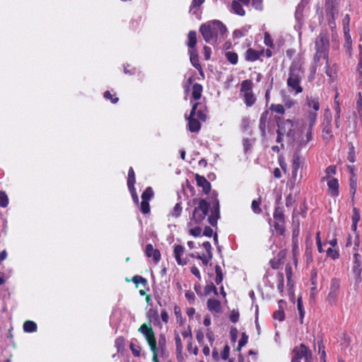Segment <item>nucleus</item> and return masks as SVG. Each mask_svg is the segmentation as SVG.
Instances as JSON below:
<instances>
[{"label":"nucleus","instance_id":"c9c22d12","mask_svg":"<svg viewBox=\"0 0 362 362\" xmlns=\"http://www.w3.org/2000/svg\"><path fill=\"white\" fill-rule=\"evenodd\" d=\"M153 196V192L151 187H148L141 194L143 201L148 202Z\"/></svg>","mask_w":362,"mask_h":362},{"label":"nucleus","instance_id":"393cba45","mask_svg":"<svg viewBox=\"0 0 362 362\" xmlns=\"http://www.w3.org/2000/svg\"><path fill=\"white\" fill-rule=\"evenodd\" d=\"M202 93V86L199 83H194L192 86V98L194 100L200 99Z\"/></svg>","mask_w":362,"mask_h":362},{"label":"nucleus","instance_id":"ea45409f","mask_svg":"<svg viewBox=\"0 0 362 362\" xmlns=\"http://www.w3.org/2000/svg\"><path fill=\"white\" fill-rule=\"evenodd\" d=\"M277 279V289L279 291V292L282 293L284 291V277L283 273H278L276 275Z\"/></svg>","mask_w":362,"mask_h":362},{"label":"nucleus","instance_id":"5fc2aeb1","mask_svg":"<svg viewBox=\"0 0 362 362\" xmlns=\"http://www.w3.org/2000/svg\"><path fill=\"white\" fill-rule=\"evenodd\" d=\"M247 30H248L245 28H243L239 30H235L233 32V36L236 38L242 37L246 35V33H247Z\"/></svg>","mask_w":362,"mask_h":362},{"label":"nucleus","instance_id":"603ef678","mask_svg":"<svg viewBox=\"0 0 362 362\" xmlns=\"http://www.w3.org/2000/svg\"><path fill=\"white\" fill-rule=\"evenodd\" d=\"M204 292L206 295H209L211 293H214L215 295L218 294L216 287L211 283L209 285H206L204 288Z\"/></svg>","mask_w":362,"mask_h":362},{"label":"nucleus","instance_id":"aec40b11","mask_svg":"<svg viewBox=\"0 0 362 362\" xmlns=\"http://www.w3.org/2000/svg\"><path fill=\"white\" fill-rule=\"evenodd\" d=\"M284 301L281 300L279 301V310L275 311L273 314V317L275 320H278L280 322H282L285 318V314L284 311V308L281 306V303H284Z\"/></svg>","mask_w":362,"mask_h":362},{"label":"nucleus","instance_id":"c756f323","mask_svg":"<svg viewBox=\"0 0 362 362\" xmlns=\"http://www.w3.org/2000/svg\"><path fill=\"white\" fill-rule=\"evenodd\" d=\"M322 136L326 141L330 140L332 136V131L331 124H326L322 129Z\"/></svg>","mask_w":362,"mask_h":362},{"label":"nucleus","instance_id":"4be33fe9","mask_svg":"<svg viewBox=\"0 0 362 362\" xmlns=\"http://www.w3.org/2000/svg\"><path fill=\"white\" fill-rule=\"evenodd\" d=\"M219 218V206H217L212 211L211 214L209 216L208 221L211 226H215L217 223V220Z\"/></svg>","mask_w":362,"mask_h":362},{"label":"nucleus","instance_id":"a878e982","mask_svg":"<svg viewBox=\"0 0 362 362\" xmlns=\"http://www.w3.org/2000/svg\"><path fill=\"white\" fill-rule=\"evenodd\" d=\"M23 330L25 332H33L37 330V324L30 320H27L23 324Z\"/></svg>","mask_w":362,"mask_h":362},{"label":"nucleus","instance_id":"f3484780","mask_svg":"<svg viewBox=\"0 0 362 362\" xmlns=\"http://www.w3.org/2000/svg\"><path fill=\"white\" fill-rule=\"evenodd\" d=\"M230 11L233 12L234 13L243 16L245 14V11L243 9L242 5L237 1L234 0L233 1L231 6H230Z\"/></svg>","mask_w":362,"mask_h":362},{"label":"nucleus","instance_id":"9d476101","mask_svg":"<svg viewBox=\"0 0 362 362\" xmlns=\"http://www.w3.org/2000/svg\"><path fill=\"white\" fill-rule=\"evenodd\" d=\"M328 186V193L332 197H337L339 195V182L337 178H329L325 180Z\"/></svg>","mask_w":362,"mask_h":362},{"label":"nucleus","instance_id":"39448f33","mask_svg":"<svg viewBox=\"0 0 362 362\" xmlns=\"http://www.w3.org/2000/svg\"><path fill=\"white\" fill-rule=\"evenodd\" d=\"M276 142L281 143L282 137L286 135L291 142L295 141V133L293 129V122L291 119H281L277 122Z\"/></svg>","mask_w":362,"mask_h":362},{"label":"nucleus","instance_id":"cd10ccee","mask_svg":"<svg viewBox=\"0 0 362 362\" xmlns=\"http://www.w3.org/2000/svg\"><path fill=\"white\" fill-rule=\"evenodd\" d=\"M267 112H264L259 119V129L263 136L266 134V126H267Z\"/></svg>","mask_w":362,"mask_h":362},{"label":"nucleus","instance_id":"b1692460","mask_svg":"<svg viewBox=\"0 0 362 362\" xmlns=\"http://www.w3.org/2000/svg\"><path fill=\"white\" fill-rule=\"evenodd\" d=\"M306 104L310 108L313 109L312 111H318L320 109V103L318 100L312 97L306 98Z\"/></svg>","mask_w":362,"mask_h":362},{"label":"nucleus","instance_id":"3c124183","mask_svg":"<svg viewBox=\"0 0 362 362\" xmlns=\"http://www.w3.org/2000/svg\"><path fill=\"white\" fill-rule=\"evenodd\" d=\"M194 225L192 227H189V233L190 235H193L194 237H198L201 235L202 233V228L199 226H194Z\"/></svg>","mask_w":362,"mask_h":362},{"label":"nucleus","instance_id":"9b49d317","mask_svg":"<svg viewBox=\"0 0 362 362\" xmlns=\"http://www.w3.org/2000/svg\"><path fill=\"white\" fill-rule=\"evenodd\" d=\"M302 160L298 153H295L292 159V178L296 180L297 173L300 168L302 166Z\"/></svg>","mask_w":362,"mask_h":362},{"label":"nucleus","instance_id":"dca6fc26","mask_svg":"<svg viewBox=\"0 0 362 362\" xmlns=\"http://www.w3.org/2000/svg\"><path fill=\"white\" fill-rule=\"evenodd\" d=\"M263 51L259 52L252 48L247 49L245 52V59L247 61L254 62L257 60L263 54Z\"/></svg>","mask_w":362,"mask_h":362},{"label":"nucleus","instance_id":"774afa93","mask_svg":"<svg viewBox=\"0 0 362 362\" xmlns=\"http://www.w3.org/2000/svg\"><path fill=\"white\" fill-rule=\"evenodd\" d=\"M356 105L358 108V113L361 115L362 114V95L361 93H358V99L356 102Z\"/></svg>","mask_w":362,"mask_h":362},{"label":"nucleus","instance_id":"6e6552de","mask_svg":"<svg viewBox=\"0 0 362 362\" xmlns=\"http://www.w3.org/2000/svg\"><path fill=\"white\" fill-rule=\"evenodd\" d=\"M352 272L356 281L359 282L361 281V274L362 272V256L359 253L353 254Z\"/></svg>","mask_w":362,"mask_h":362},{"label":"nucleus","instance_id":"37998d69","mask_svg":"<svg viewBox=\"0 0 362 362\" xmlns=\"http://www.w3.org/2000/svg\"><path fill=\"white\" fill-rule=\"evenodd\" d=\"M327 256L332 258V259H337L339 257V253L338 250L333 249L332 247H329L327 251Z\"/></svg>","mask_w":362,"mask_h":362},{"label":"nucleus","instance_id":"5701e85b","mask_svg":"<svg viewBox=\"0 0 362 362\" xmlns=\"http://www.w3.org/2000/svg\"><path fill=\"white\" fill-rule=\"evenodd\" d=\"M240 93H249L252 91V82L250 80H244L240 84Z\"/></svg>","mask_w":362,"mask_h":362},{"label":"nucleus","instance_id":"a211bd4d","mask_svg":"<svg viewBox=\"0 0 362 362\" xmlns=\"http://www.w3.org/2000/svg\"><path fill=\"white\" fill-rule=\"evenodd\" d=\"M243 95L244 103L247 107L252 106L256 102V98L253 92L245 93L241 94Z\"/></svg>","mask_w":362,"mask_h":362},{"label":"nucleus","instance_id":"0eeeda50","mask_svg":"<svg viewBox=\"0 0 362 362\" xmlns=\"http://www.w3.org/2000/svg\"><path fill=\"white\" fill-rule=\"evenodd\" d=\"M139 332H141L147 341L150 349L152 352L158 351L156 339L151 327H148L146 324H143L139 328Z\"/></svg>","mask_w":362,"mask_h":362},{"label":"nucleus","instance_id":"412c9836","mask_svg":"<svg viewBox=\"0 0 362 362\" xmlns=\"http://www.w3.org/2000/svg\"><path fill=\"white\" fill-rule=\"evenodd\" d=\"M360 218H361V216H360L359 210L357 208L354 207L353 209V214L351 216V220H352L351 228L354 231L356 230L357 223L360 221Z\"/></svg>","mask_w":362,"mask_h":362},{"label":"nucleus","instance_id":"864d4df0","mask_svg":"<svg viewBox=\"0 0 362 362\" xmlns=\"http://www.w3.org/2000/svg\"><path fill=\"white\" fill-rule=\"evenodd\" d=\"M140 209L144 214H148L150 212V206L148 202H146V200H142L141 203Z\"/></svg>","mask_w":362,"mask_h":362},{"label":"nucleus","instance_id":"f257e3e1","mask_svg":"<svg viewBox=\"0 0 362 362\" xmlns=\"http://www.w3.org/2000/svg\"><path fill=\"white\" fill-rule=\"evenodd\" d=\"M303 64V61L302 57L297 56L293 60L288 69V77L286 81V84L288 91L295 95L301 93L303 90L300 85L301 81L304 76Z\"/></svg>","mask_w":362,"mask_h":362},{"label":"nucleus","instance_id":"4c0bfd02","mask_svg":"<svg viewBox=\"0 0 362 362\" xmlns=\"http://www.w3.org/2000/svg\"><path fill=\"white\" fill-rule=\"evenodd\" d=\"M326 176L322 178V180L325 181L329 178H333L332 175L336 174V166L335 165H329L325 170Z\"/></svg>","mask_w":362,"mask_h":362},{"label":"nucleus","instance_id":"7ed1b4c3","mask_svg":"<svg viewBox=\"0 0 362 362\" xmlns=\"http://www.w3.org/2000/svg\"><path fill=\"white\" fill-rule=\"evenodd\" d=\"M186 119L188 122V129L191 132H198L201 128V124L198 119L202 121H205L206 119L204 106L199 103H194L192 105L190 115L186 117Z\"/></svg>","mask_w":362,"mask_h":362},{"label":"nucleus","instance_id":"e433bc0d","mask_svg":"<svg viewBox=\"0 0 362 362\" xmlns=\"http://www.w3.org/2000/svg\"><path fill=\"white\" fill-rule=\"evenodd\" d=\"M274 221H284V215L280 207H276L274 212Z\"/></svg>","mask_w":362,"mask_h":362},{"label":"nucleus","instance_id":"c03bdc74","mask_svg":"<svg viewBox=\"0 0 362 362\" xmlns=\"http://www.w3.org/2000/svg\"><path fill=\"white\" fill-rule=\"evenodd\" d=\"M212 253H210L206 255H197L196 257L200 259L204 265L206 266L212 259Z\"/></svg>","mask_w":362,"mask_h":362},{"label":"nucleus","instance_id":"72a5a7b5","mask_svg":"<svg viewBox=\"0 0 362 362\" xmlns=\"http://www.w3.org/2000/svg\"><path fill=\"white\" fill-rule=\"evenodd\" d=\"M225 56L227 60L232 64H236L238 63V57L235 52L229 51L226 52Z\"/></svg>","mask_w":362,"mask_h":362},{"label":"nucleus","instance_id":"0e129e2a","mask_svg":"<svg viewBox=\"0 0 362 362\" xmlns=\"http://www.w3.org/2000/svg\"><path fill=\"white\" fill-rule=\"evenodd\" d=\"M264 42L268 47H273V40L268 33H264Z\"/></svg>","mask_w":362,"mask_h":362},{"label":"nucleus","instance_id":"f704fd0d","mask_svg":"<svg viewBox=\"0 0 362 362\" xmlns=\"http://www.w3.org/2000/svg\"><path fill=\"white\" fill-rule=\"evenodd\" d=\"M182 211V207L181 206V203H177L173 207L172 211L170 215L174 218H178Z\"/></svg>","mask_w":362,"mask_h":362},{"label":"nucleus","instance_id":"8fccbe9b","mask_svg":"<svg viewBox=\"0 0 362 362\" xmlns=\"http://www.w3.org/2000/svg\"><path fill=\"white\" fill-rule=\"evenodd\" d=\"M204 2V0H192V5L189 8V12L192 14H195L196 11H194V9L199 7Z\"/></svg>","mask_w":362,"mask_h":362},{"label":"nucleus","instance_id":"ddd939ff","mask_svg":"<svg viewBox=\"0 0 362 362\" xmlns=\"http://www.w3.org/2000/svg\"><path fill=\"white\" fill-rule=\"evenodd\" d=\"M197 185L202 188L205 194H208L211 189L210 182L203 176L196 175Z\"/></svg>","mask_w":362,"mask_h":362},{"label":"nucleus","instance_id":"423d86ee","mask_svg":"<svg viewBox=\"0 0 362 362\" xmlns=\"http://www.w3.org/2000/svg\"><path fill=\"white\" fill-rule=\"evenodd\" d=\"M315 49V62H319L321 58L328 60L329 40L325 36L320 35L316 38Z\"/></svg>","mask_w":362,"mask_h":362},{"label":"nucleus","instance_id":"13d9d810","mask_svg":"<svg viewBox=\"0 0 362 362\" xmlns=\"http://www.w3.org/2000/svg\"><path fill=\"white\" fill-rule=\"evenodd\" d=\"M124 344V339L123 337H118L115 339V345L118 351L123 349Z\"/></svg>","mask_w":362,"mask_h":362},{"label":"nucleus","instance_id":"680f3d73","mask_svg":"<svg viewBox=\"0 0 362 362\" xmlns=\"http://www.w3.org/2000/svg\"><path fill=\"white\" fill-rule=\"evenodd\" d=\"M229 354H230V346L228 344H226L224 346L223 350L222 351V352L221 354V358L223 360H227L229 357Z\"/></svg>","mask_w":362,"mask_h":362},{"label":"nucleus","instance_id":"4468645a","mask_svg":"<svg viewBox=\"0 0 362 362\" xmlns=\"http://www.w3.org/2000/svg\"><path fill=\"white\" fill-rule=\"evenodd\" d=\"M207 308L213 313L217 314L221 312V305L219 300L214 298H209Z\"/></svg>","mask_w":362,"mask_h":362},{"label":"nucleus","instance_id":"a18cd8bd","mask_svg":"<svg viewBox=\"0 0 362 362\" xmlns=\"http://www.w3.org/2000/svg\"><path fill=\"white\" fill-rule=\"evenodd\" d=\"M297 307H298V310L300 317V322L302 323L303 322V317L305 316V310L303 309V305L301 298H298Z\"/></svg>","mask_w":362,"mask_h":362},{"label":"nucleus","instance_id":"09e8293b","mask_svg":"<svg viewBox=\"0 0 362 362\" xmlns=\"http://www.w3.org/2000/svg\"><path fill=\"white\" fill-rule=\"evenodd\" d=\"M254 142H255L254 139H245L243 140L244 150L246 153L250 150L252 145L254 144Z\"/></svg>","mask_w":362,"mask_h":362},{"label":"nucleus","instance_id":"f8f14e48","mask_svg":"<svg viewBox=\"0 0 362 362\" xmlns=\"http://www.w3.org/2000/svg\"><path fill=\"white\" fill-rule=\"evenodd\" d=\"M146 255L148 257H153L156 263L160 259V253L158 250H155L151 244H147L145 249Z\"/></svg>","mask_w":362,"mask_h":362},{"label":"nucleus","instance_id":"c85d7f7f","mask_svg":"<svg viewBox=\"0 0 362 362\" xmlns=\"http://www.w3.org/2000/svg\"><path fill=\"white\" fill-rule=\"evenodd\" d=\"M317 116V111H309L307 115V120L308 122V127H313L316 122Z\"/></svg>","mask_w":362,"mask_h":362},{"label":"nucleus","instance_id":"79ce46f5","mask_svg":"<svg viewBox=\"0 0 362 362\" xmlns=\"http://www.w3.org/2000/svg\"><path fill=\"white\" fill-rule=\"evenodd\" d=\"M8 204V198L7 194L3 192L0 191V206L3 208H6Z\"/></svg>","mask_w":362,"mask_h":362},{"label":"nucleus","instance_id":"58836bf2","mask_svg":"<svg viewBox=\"0 0 362 362\" xmlns=\"http://www.w3.org/2000/svg\"><path fill=\"white\" fill-rule=\"evenodd\" d=\"M284 223L285 221H274V228L276 230V231L280 235H283L284 233Z\"/></svg>","mask_w":362,"mask_h":362},{"label":"nucleus","instance_id":"2eb2a0df","mask_svg":"<svg viewBox=\"0 0 362 362\" xmlns=\"http://www.w3.org/2000/svg\"><path fill=\"white\" fill-rule=\"evenodd\" d=\"M190 58V62L192 66L197 70H201L202 66L199 62L198 53L196 49H189L188 51Z\"/></svg>","mask_w":362,"mask_h":362},{"label":"nucleus","instance_id":"1a4fd4ad","mask_svg":"<svg viewBox=\"0 0 362 362\" xmlns=\"http://www.w3.org/2000/svg\"><path fill=\"white\" fill-rule=\"evenodd\" d=\"M185 252V247L180 245H175L174 246V256L177 263L179 265L184 266L187 264V260L186 259H182V256Z\"/></svg>","mask_w":362,"mask_h":362},{"label":"nucleus","instance_id":"473e14b6","mask_svg":"<svg viewBox=\"0 0 362 362\" xmlns=\"http://www.w3.org/2000/svg\"><path fill=\"white\" fill-rule=\"evenodd\" d=\"M215 272H216V278H215V282L217 285L220 284L223 279V275L222 272V269L221 266L216 265L215 267Z\"/></svg>","mask_w":362,"mask_h":362},{"label":"nucleus","instance_id":"4d7b16f0","mask_svg":"<svg viewBox=\"0 0 362 362\" xmlns=\"http://www.w3.org/2000/svg\"><path fill=\"white\" fill-rule=\"evenodd\" d=\"M187 349L189 353H191L195 356L197 355V354H198V348L197 346H193L192 340H189L188 341V344L187 346Z\"/></svg>","mask_w":362,"mask_h":362},{"label":"nucleus","instance_id":"052dcab7","mask_svg":"<svg viewBox=\"0 0 362 362\" xmlns=\"http://www.w3.org/2000/svg\"><path fill=\"white\" fill-rule=\"evenodd\" d=\"M104 98L107 100H110L112 103H117L118 101V98L114 97L111 93L108 90L104 93Z\"/></svg>","mask_w":362,"mask_h":362},{"label":"nucleus","instance_id":"e2e57ef3","mask_svg":"<svg viewBox=\"0 0 362 362\" xmlns=\"http://www.w3.org/2000/svg\"><path fill=\"white\" fill-rule=\"evenodd\" d=\"M165 342H166V340H165V337L163 334H161L159 336V339H158V344L157 346V348H158V351L159 349H161L163 350L165 346Z\"/></svg>","mask_w":362,"mask_h":362},{"label":"nucleus","instance_id":"7c9ffc66","mask_svg":"<svg viewBox=\"0 0 362 362\" xmlns=\"http://www.w3.org/2000/svg\"><path fill=\"white\" fill-rule=\"evenodd\" d=\"M136 180H135V173L132 168H130L128 172V178H127V186L128 187H132L134 186Z\"/></svg>","mask_w":362,"mask_h":362},{"label":"nucleus","instance_id":"6ab92c4d","mask_svg":"<svg viewBox=\"0 0 362 362\" xmlns=\"http://www.w3.org/2000/svg\"><path fill=\"white\" fill-rule=\"evenodd\" d=\"M197 42V33L194 30L189 31L188 33V41L187 42V45L189 48V49H196Z\"/></svg>","mask_w":362,"mask_h":362},{"label":"nucleus","instance_id":"a19ab883","mask_svg":"<svg viewBox=\"0 0 362 362\" xmlns=\"http://www.w3.org/2000/svg\"><path fill=\"white\" fill-rule=\"evenodd\" d=\"M129 348H130L134 356L139 357L141 356V347L140 346L136 345L132 342L129 345Z\"/></svg>","mask_w":362,"mask_h":362},{"label":"nucleus","instance_id":"338daca9","mask_svg":"<svg viewBox=\"0 0 362 362\" xmlns=\"http://www.w3.org/2000/svg\"><path fill=\"white\" fill-rule=\"evenodd\" d=\"M248 337L246 335L245 333H243L242 337L238 342V346L240 348L242 346H244L247 342Z\"/></svg>","mask_w":362,"mask_h":362},{"label":"nucleus","instance_id":"bb28decb","mask_svg":"<svg viewBox=\"0 0 362 362\" xmlns=\"http://www.w3.org/2000/svg\"><path fill=\"white\" fill-rule=\"evenodd\" d=\"M308 350V348L305 346L304 344H301L299 346H296L293 349L294 355L296 356H300V358H303L305 356V354Z\"/></svg>","mask_w":362,"mask_h":362},{"label":"nucleus","instance_id":"6e6d98bb","mask_svg":"<svg viewBox=\"0 0 362 362\" xmlns=\"http://www.w3.org/2000/svg\"><path fill=\"white\" fill-rule=\"evenodd\" d=\"M318 353L320 354V358L325 362L326 353L325 351V346L322 341H318L317 344Z\"/></svg>","mask_w":362,"mask_h":362},{"label":"nucleus","instance_id":"2f4dec72","mask_svg":"<svg viewBox=\"0 0 362 362\" xmlns=\"http://www.w3.org/2000/svg\"><path fill=\"white\" fill-rule=\"evenodd\" d=\"M175 344H176V351L177 354V358L180 356L182 357V356H181L182 351V341H181V338L177 332L175 333Z\"/></svg>","mask_w":362,"mask_h":362},{"label":"nucleus","instance_id":"69168bd1","mask_svg":"<svg viewBox=\"0 0 362 362\" xmlns=\"http://www.w3.org/2000/svg\"><path fill=\"white\" fill-rule=\"evenodd\" d=\"M285 272H286L288 282L289 283L291 281V276H292V267H291V264L286 265Z\"/></svg>","mask_w":362,"mask_h":362},{"label":"nucleus","instance_id":"20e7f679","mask_svg":"<svg viewBox=\"0 0 362 362\" xmlns=\"http://www.w3.org/2000/svg\"><path fill=\"white\" fill-rule=\"evenodd\" d=\"M197 202V205L192 211L189 221L187 223V227H192L194 225L200 224L208 215L210 208L209 204L204 199H200L199 201L193 199L194 204Z\"/></svg>","mask_w":362,"mask_h":362},{"label":"nucleus","instance_id":"de8ad7c7","mask_svg":"<svg viewBox=\"0 0 362 362\" xmlns=\"http://www.w3.org/2000/svg\"><path fill=\"white\" fill-rule=\"evenodd\" d=\"M260 204H261L260 200H253L252 201L251 207H252V209L254 213L259 214L262 212V209L260 208Z\"/></svg>","mask_w":362,"mask_h":362},{"label":"nucleus","instance_id":"bf43d9fd","mask_svg":"<svg viewBox=\"0 0 362 362\" xmlns=\"http://www.w3.org/2000/svg\"><path fill=\"white\" fill-rule=\"evenodd\" d=\"M337 288H333L332 287V289H333L332 291H331L328 296H327V300L329 302V303H334L337 298V292H336V290H337Z\"/></svg>","mask_w":362,"mask_h":362},{"label":"nucleus","instance_id":"49530a36","mask_svg":"<svg viewBox=\"0 0 362 362\" xmlns=\"http://www.w3.org/2000/svg\"><path fill=\"white\" fill-rule=\"evenodd\" d=\"M271 110L279 113L284 114L285 112L284 107L281 104H272L270 107Z\"/></svg>","mask_w":362,"mask_h":362},{"label":"nucleus","instance_id":"f03ea898","mask_svg":"<svg viewBox=\"0 0 362 362\" xmlns=\"http://www.w3.org/2000/svg\"><path fill=\"white\" fill-rule=\"evenodd\" d=\"M199 31L204 40L213 45L218 39L223 38L227 29L221 21H213L206 24H202Z\"/></svg>","mask_w":362,"mask_h":362}]
</instances>
